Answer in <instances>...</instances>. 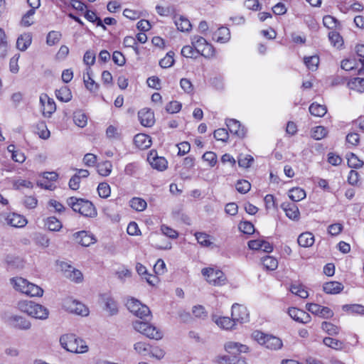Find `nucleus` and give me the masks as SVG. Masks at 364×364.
<instances>
[{
    "label": "nucleus",
    "mask_w": 364,
    "mask_h": 364,
    "mask_svg": "<svg viewBox=\"0 0 364 364\" xmlns=\"http://www.w3.org/2000/svg\"><path fill=\"white\" fill-rule=\"evenodd\" d=\"M288 314L291 318L299 323H307L311 321V316L307 312L295 307L289 308Z\"/></svg>",
    "instance_id": "nucleus-17"
},
{
    "label": "nucleus",
    "mask_w": 364,
    "mask_h": 364,
    "mask_svg": "<svg viewBox=\"0 0 364 364\" xmlns=\"http://www.w3.org/2000/svg\"><path fill=\"white\" fill-rule=\"evenodd\" d=\"M151 346L145 342H137L134 344V349L136 353L142 355L150 354Z\"/></svg>",
    "instance_id": "nucleus-40"
},
{
    "label": "nucleus",
    "mask_w": 364,
    "mask_h": 364,
    "mask_svg": "<svg viewBox=\"0 0 364 364\" xmlns=\"http://www.w3.org/2000/svg\"><path fill=\"white\" fill-rule=\"evenodd\" d=\"M138 117L141 125L147 127H151L154 124V114L149 109H142L138 113Z\"/></svg>",
    "instance_id": "nucleus-18"
},
{
    "label": "nucleus",
    "mask_w": 364,
    "mask_h": 364,
    "mask_svg": "<svg viewBox=\"0 0 364 364\" xmlns=\"http://www.w3.org/2000/svg\"><path fill=\"white\" fill-rule=\"evenodd\" d=\"M310 113L316 117H323L327 112L326 107L317 103H312L309 107Z\"/></svg>",
    "instance_id": "nucleus-37"
},
{
    "label": "nucleus",
    "mask_w": 364,
    "mask_h": 364,
    "mask_svg": "<svg viewBox=\"0 0 364 364\" xmlns=\"http://www.w3.org/2000/svg\"><path fill=\"white\" fill-rule=\"evenodd\" d=\"M17 308L21 312L37 319L45 320L49 314L47 308L32 301H19L17 304Z\"/></svg>",
    "instance_id": "nucleus-1"
},
{
    "label": "nucleus",
    "mask_w": 364,
    "mask_h": 364,
    "mask_svg": "<svg viewBox=\"0 0 364 364\" xmlns=\"http://www.w3.org/2000/svg\"><path fill=\"white\" fill-rule=\"evenodd\" d=\"M290 291L292 294L303 299L307 298L309 296L308 291L299 284H292L290 287Z\"/></svg>",
    "instance_id": "nucleus-41"
},
{
    "label": "nucleus",
    "mask_w": 364,
    "mask_h": 364,
    "mask_svg": "<svg viewBox=\"0 0 364 364\" xmlns=\"http://www.w3.org/2000/svg\"><path fill=\"white\" fill-rule=\"evenodd\" d=\"M73 121L77 126L84 127L87 124V117L82 112L77 111L74 113Z\"/></svg>",
    "instance_id": "nucleus-44"
},
{
    "label": "nucleus",
    "mask_w": 364,
    "mask_h": 364,
    "mask_svg": "<svg viewBox=\"0 0 364 364\" xmlns=\"http://www.w3.org/2000/svg\"><path fill=\"white\" fill-rule=\"evenodd\" d=\"M323 343L325 346L335 350H342L344 347V344L342 341L333 338L331 337L324 338L323 340Z\"/></svg>",
    "instance_id": "nucleus-38"
},
{
    "label": "nucleus",
    "mask_w": 364,
    "mask_h": 364,
    "mask_svg": "<svg viewBox=\"0 0 364 364\" xmlns=\"http://www.w3.org/2000/svg\"><path fill=\"white\" fill-rule=\"evenodd\" d=\"M348 87L350 90H355L358 92H364V78L354 77L348 82Z\"/></svg>",
    "instance_id": "nucleus-32"
},
{
    "label": "nucleus",
    "mask_w": 364,
    "mask_h": 364,
    "mask_svg": "<svg viewBox=\"0 0 364 364\" xmlns=\"http://www.w3.org/2000/svg\"><path fill=\"white\" fill-rule=\"evenodd\" d=\"M321 329L329 336H336L340 332V328L332 323L323 321L321 323Z\"/></svg>",
    "instance_id": "nucleus-36"
},
{
    "label": "nucleus",
    "mask_w": 364,
    "mask_h": 364,
    "mask_svg": "<svg viewBox=\"0 0 364 364\" xmlns=\"http://www.w3.org/2000/svg\"><path fill=\"white\" fill-rule=\"evenodd\" d=\"M8 47L5 32L0 28V57L4 58L6 55Z\"/></svg>",
    "instance_id": "nucleus-42"
},
{
    "label": "nucleus",
    "mask_w": 364,
    "mask_h": 364,
    "mask_svg": "<svg viewBox=\"0 0 364 364\" xmlns=\"http://www.w3.org/2000/svg\"><path fill=\"white\" fill-rule=\"evenodd\" d=\"M198 54L193 46H185L181 49V55L186 58H196Z\"/></svg>",
    "instance_id": "nucleus-58"
},
{
    "label": "nucleus",
    "mask_w": 364,
    "mask_h": 364,
    "mask_svg": "<svg viewBox=\"0 0 364 364\" xmlns=\"http://www.w3.org/2000/svg\"><path fill=\"white\" fill-rule=\"evenodd\" d=\"M174 53L169 51L166 56L159 61V65L163 68H168L171 67L174 63Z\"/></svg>",
    "instance_id": "nucleus-49"
},
{
    "label": "nucleus",
    "mask_w": 364,
    "mask_h": 364,
    "mask_svg": "<svg viewBox=\"0 0 364 364\" xmlns=\"http://www.w3.org/2000/svg\"><path fill=\"white\" fill-rule=\"evenodd\" d=\"M147 160L151 166L159 171L166 169L168 162L164 157L158 156L156 152L151 151L148 155Z\"/></svg>",
    "instance_id": "nucleus-14"
},
{
    "label": "nucleus",
    "mask_w": 364,
    "mask_h": 364,
    "mask_svg": "<svg viewBox=\"0 0 364 364\" xmlns=\"http://www.w3.org/2000/svg\"><path fill=\"white\" fill-rule=\"evenodd\" d=\"M60 267L66 278L77 283L82 282L83 277L80 270L65 262H62Z\"/></svg>",
    "instance_id": "nucleus-11"
},
{
    "label": "nucleus",
    "mask_w": 364,
    "mask_h": 364,
    "mask_svg": "<svg viewBox=\"0 0 364 364\" xmlns=\"http://www.w3.org/2000/svg\"><path fill=\"white\" fill-rule=\"evenodd\" d=\"M35 242L38 245L43 247H48L50 245L49 237L42 233H38L35 236Z\"/></svg>",
    "instance_id": "nucleus-55"
},
{
    "label": "nucleus",
    "mask_w": 364,
    "mask_h": 364,
    "mask_svg": "<svg viewBox=\"0 0 364 364\" xmlns=\"http://www.w3.org/2000/svg\"><path fill=\"white\" fill-rule=\"evenodd\" d=\"M327 134V131L324 127L318 126L312 132L311 136L316 140H320L324 138Z\"/></svg>",
    "instance_id": "nucleus-56"
},
{
    "label": "nucleus",
    "mask_w": 364,
    "mask_h": 364,
    "mask_svg": "<svg viewBox=\"0 0 364 364\" xmlns=\"http://www.w3.org/2000/svg\"><path fill=\"white\" fill-rule=\"evenodd\" d=\"M97 170L100 175L102 176H107L112 172V164L109 161H105L102 163H99L97 166Z\"/></svg>",
    "instance_id": "nucleus-35"
},
{
    "label": "nucleus",
    "mask_w": 364,
    "mask_h": 364,
    "mask_svg": "<svg viewBox=\"0 0 364 364\" xmlns=\"http://www.w3.org/2000/svg\"><path fill=\"white\" fill-rule=\"evenodd\" d=\"M218 363L220 364H246L245 359L242 358L236 359L235 356L233 358H230V356L220 357Z\"/></svg>",
    "instance_id": "nucleus-50"
},
{
    "label": "nucleus",
    "mask_w": 364,
    "mask_h": 364,
    "mask_svg": "<svg viewBox=\"0 0 364 364\" xmlns=\"http://www.w3.org/2000/svg\"><path fill=\"white\" fill-rule=\"evenodd\" d=\"M342 309L350 314H364V306L360 304H346Z\"/></svg>",
    "instance_id": "nucleus-46"
},
{
    "label": "nucleus",
    "mask_w": 364,
    "mask_h": 364,
    "mask_svg": "<svg viewBox=\"0 0 364 364\" xmlns=\"http://www.w3.org/2000/svg\"><path fill=\"white\" fill-rule=\"evenodd\" d=\"M304 61L305 65L309 70H316L319 63V58L317 55L305 57Z\"/></svg>",
    "instance_id": "nucleus-48"
},
{
    "label": "nucleus",
    "mask_w": 364,
    "mask_h": 364,
    "mask_svg": "<svg viewBox=\"0 0 364 364\" xmlns=\"http://www.w3.org/2000/svg\"><path fill=\"white\" fill-rule=\"evenodd\" d=\"M126 306L130 312L140 318L149 316L151 314L149 307L142 304L137 299L133 298L128 299L126 303Z\"/></svg>",
    "instance_id": "nucleus-6"
},
{
    "label": "nucleus",
    "mask_w": 364,
    "mask_h": 364,
    "mask_svg": "<svg viewBox=\"0 0 364 364\" xmlns=\"http://www.w3.org/2000/svg\"><path fill=\"white\" fill-rule=\"evenodd\" d=\"M364 163L360 160L358 157L351 153L350 157L348 158V165L350 168H359L363 166Z\"/></svg>",
    "instance_id": "nucleus-52"
},
{
    "label": "nucleus",
    "mask_w": 364,
    "mask_h": 364,
    "mask_svg": "<svg viewBox=\"0 0 364 364\" xmlns=\"http://www.w3.org/2000/svg\"><path fill=\"white\" fill-rule=\"evenodd\" d=\"M67 204L73 211L79 213L85 217L93 218L97 215V211L94 205L88 200L70 197L67 199Z\"/></svg>",
    "instance_id": "nucleus-2"
},
{
    "label": "nucleus",
    "mask_w": 364,
    "mask_h": 364,
    "mask_svg": "<svg viewBox=\"0 0 364 364\" xmlns=\"http://www.w3.org/2000/svg\"><path fill=\"white\" fill-rule=\"evenodd\" d=\"M225 348L229 353L233 355L240 353H246L249 350L247 346L232 341L226 343Z\"/></svg>",
    "instance_id": "nucleus-20"
},
{
    "label": "nucleus",
    "mask_w": 364,
    "mask_h": 364,
    "mask_svg": "<svg viewBox=\"0 0 364 364\" xmlns=\"http://www.w3.org/2000/svg\"><path fill=\"white\" fill-rule=\"evenodd\" d=\"M262 264L268 270H274L278 267V262L277 259L272 256H266L263 257Z\"/></svg>",
    "instance_id": "nucleus-47"
},
{
    "label": "nucleus",
    "mask_w": 364,
    "mask_h": 364,
    "mask_svg": "<svg viewBox=\"0 0 364 364\" xmlns=\"http://www.w3.org/2000/svg\"><path fill=\"white\" fill-rule=\"evenodd\" d=\"M226 126L230 133L240 138H243L245 136L246 130L242 127L240 122L235 119H228L225 122Z\"/></svg>",
    "instance_id": "nucleus-16"
},
{
    "label": "nucleus",
    "mask_w": 364,
    "mask_h": 364,
    "mask_svg": "<svg viewBox=\"0 0 364 364\" xmlns=\"http://www.w3.org/2000/svg\"><path fill=\"white\" fill-rule=\"evenodd\" d=\"M213 136L216 140L222 141H227L229 138L228 132L224 128H220L215 130Z\"/></svg>",
    "instance_id": "nucleus-57"
},
{
    "label": "nucleus",
    "mask_w": 364,
    "mask_h": 364,
    "mask_svg": "<svg viewBox=\"0 0 364 364\" xmlns=\"http://www.w3.org/2000/svg\"><path fill=\"white\" fill-rule=\"evenodd\" d=\"M213 38L220 43H227L230 38V30L227 27L221 26L214 33Z\"/></svg>",
    "instance_id": "nucleus-24"
},
{
    "label": "nucleus",
    "mask_w": 364,
    "mask_h": 364,
    "mask_svg": "<svg viewBox=\"0 0 364 364\" xmlns=\"http://www.w3.org/2000/svg\"><path fill=\"white\" fill-rule=\"evenodd\" d=\"M231 316L235 323H242L249 321V313L247 308L238 304L232 305Z\"/></svg>",
    "instance_id": "nucleus-9"
},
{
    "label": "nucleus",
    "mask_w": 364,
    "mask_h": 364,
    "mask_svg": "<svg viewBox=\"0 0 364 364\" xmlns=\"http://www.w3.org/2000/svg\"><path fill=\"white\" fill-rule=\"evenodd\" d=\"M174 23L178 30L182 32L189 31L192 27L190 21L183 16H175Z\"/></svg>",
    "instance_id": "nucleus-26"
},
{
    "label": "nucleus",
    "mask_w": 364,
    "mask_h": 364,
    "mask_svg": "<svg viewBox=\"0 0 364 364\" xmlns=\"http://www.w3.org/2000/svg\"><path fill=\"white\" fill-rule=\"evenodd\" d=\"M45 225L50 231L58 232L63 228L62 223L55 217L50 216L46 219Z\"/></svg>",
    "instance_id": "nucleus-31"
},
{
    "label": "nucleus",
    "mask_w": 364,
    "mask_h": 364,
    "mask_svg": "<svg viewBox=\"0 0 364 364\" xmlns=\"http://www.w3.org/2000/svg\"><path fill=\"white\" fill-rule=\"evenodd\" d=\"M85 17L87 20L90 22H95L97 26H100L103 28V30H106L107 28L105 25L103 24L102 21L100 17H98L94 11H87Z\"/></svg>",
    "instance_id": "nucleus-45"
},
{
    "label": "nucleus",
    "mask_w": 364,
    "mask_h": 364,
    "mask_svg": "<svg viewBox=\"0 0 364 364\" xmlns=\"http://www.w3.org/2000/svg\"><path fill=\"white\" fill-rule=\"evenodd\" d=\"M215 53V49L214 47L207 43L202 48L201 50H200L199 54L204 56L205 58H210L214 55Z\"/></svg>",
    "instance_id": "nucleus-64"
},
{
    "label": "nucleus",
    "mask_w": 364,
    "mask_h": 364,
    "mask_svg": "<svg viewBox=\"0 0 364 364\" xmlns=\"http://www.w3.org/2000/svg\"><path fill=\"white\" fill-rule=\"evenodd\" d=\"M289 197L293 201H300L306 198V192L301 188L295 187L289 190Z\"/></svg>",
    "instance_id": "nucleus-33"
},
{
    "label": "nucleus",
    "mask_w": 364,
    "mask_h": 364,
    "mask_svg": "<svg viewBox=\"0 0 364 364\" xmlns=\"http://www.w3.org/2000/svg\"><path fill=\"white\" fill-rule=\"evenodd\" d=\"M253 338L262 346H264L266 348L277 350L282 347V340L272 335L265 334L261 331H254L252 333Z\"/></svg>",
    "instance_id": "nucleus-5"
},
{
    "label": "nucleus",
    "mask_w": 364,
    "mask_h": 364,
    "mask_svg": "<svg viewBox=\"0 0 364 364\" xmlns=\"http://www.w3.org/2000/svg\"><path fill=\"white\" fill-rule=\"evenodd\" d=\"M102 299L105 304V310L109 312V315H114L118 311L117 302L110 296L104 294Z\"/></svg>",
    "instance_id": "nucleus-25"
},
{
    "label": "nucleus",
    "mask_w": 364,
    "mask_h": 364,
    "mask_svg": "<svg viewBox=\"0 0 364 364\" xmlns=\"http://www.w3.org/2000/svg\"><path fill=\"white\" fill-rule=\"evenodd\" d=\"M55 96L61 102H68L72 99V93L68 86H63L55 90Z\"/></svg>",
    "instance_id": "nucleus-30"
},
{
    "label": "nucleus",
    "mask_w": 364,
    "mask_h": 364,
    "mask_svg": "<svg viewBox=\"0 0 364 364\" xmlns=\"http://www.w3.org/2000/svg\"><path fill=\"white\" fill-rule=\"evenodd\" d=\"M74 237L77 243L84 247H88L96 242V239L86 231H80L74 234Z\"/></svg>",
    "instance_id": "nucleus-19"
},
{
    "label": "nucleus",
    "mask_w": 364,
    "mask_h": 364,
    "mask_svg": "<svg viewBox=\"0 0 364 364\" xmlns=\"http://www.w3.org/2000/svg\"><path fill=\"white\" fill-rule=\"evenodd\" d=\"M40 104L43 107V114L46 117H50L56 110L55 102L47 94L43 93L41 95Z\"/></svg>",
    "instance_id": "nucleus-12"
},
{
    "label": "nucleus",
    "mask_w": 364,
    "mask_h": 364,
    "mask_svg": "<svg viewBox=\"0 0 364 364\" xmlns=\"http://www.w3.org/2000/svg\"><path fill=\"white\" fill-rule=\"evenodd\" d=\"M130 206L136 211H143L147 206L146 202L140 198H133L129 202Z\"/></svg>",
    "instance_id": "nucleus-43"
},
{
    "label": "nucleus",
    "mask_w": 364,
    "mask_h": 364,
    "mask_svg": "<svg viewBox=\"0 0 364 364\" xmlns=\"http://www.w3.org/2000/svg\"><path fill=\"white\" fill-rule=\"evenodd\" d=\"M202 274L207 277V281L215 286L222 285L226 279L225 274L220 270H215L212 268H204Z\"/></svg>",
    "instance_id": "nucleus-7"
},
{
    "label": "nucleus",
    "mask_w": 364,
    "mask_h": 364,
    "mask_svg": "<svg viewBox=\"0 0 364 364\" xmlns=\"http://www.w3.org/2000/svg\"><path fill=\"white\" fill-rule=\"evenodd\" d=\"M61 346L66 350L75 353H84L88 350V346L85 342L76 337L75 334L67 333L60 336Z\"/></svg>",
    "instance_id": "nucleus-3"
},
{
    "label": "nucleus",
    "mask_w": 364,
    "mask_h": 364,
    "mask_svg": "<svg viewBox=\"0 0 364 364\" xmlns=\"http://www.w3.org/2000/svg\"><path fill=\"white\" fill-rule=\"evenodd\" d=\"M192 45L196 50V51L199 53L201 48L208 43L206 40L201 36H194L192 38Z\"/></svg>",
    "instance_id": "nucleus-61"
},
{
    "label": "nucleus",
    "mask_w": 364,
    "mask_h": 364,
    "mask_svg": "<svg viewBox=\"0 0 364 364\" xmlns=\"http://www.w3.org/2000/svg\"><path fill=\"white\" fill-rule=\"evenodd\" d=\"M87 78L84 75L83 81L85 85L87 90L90 92H96L99 89V85L92 78V70L90 68H87L86 70Z\"/></svg>",
    "instance_id": "nucleus-29"
},
{
    "label": "nucleus",
    "mask_w": 364,
    "mask_h": 364,
    "mask_svg": "<svg viewBox=\"0 0 364 364\" xmlns=\"http://www.w3.org/2000/svg\"><path fill=\"white\" fill-rule=\"evenodd\" d=\"M36 11L33 9L28 10L22 17L21 23L25 27L31 26L33 21L31 20V18L35 14Z\"/></svg>",
    "instance_id": "nucleus-62"
},
{
    "label": "nucleus",
    "mask_w": 364,
    "mask_h": 364,
    "mask_svg": "<svg viewBox=\"0 0 364 364\" xmlns=\"http://www.w3.org/2000/svg\"><path fill=\"white\" fill-rule=\"evenodd\" d=\"M328 38L333 46L339 48L343 44L342 37L336 31H330L328 33Z\"/></svg>",
    "instance_id": "nucleus-54"
},
{
    "label": "nucleus",
    "mask_w": 364,
    "mask_h": 364,
    "mask_svg": "<svg viewBox=\"0 0 364 364\" xmlns=\"http://www.w3.org/2000/svg\"><path fill=\"white\" fill-rule=\"evenodd\" d=\"M253 157L250 155H240L238 158V164L240 167L248 168L253 162Z\"/></svg>",
    "instance_id": "nucleus-59"
},
{
    "label": "nucleus",
    "mask_w": 364,
    "mask_h": 364,
    "mask_svg": "<svg viewBox=\"0 0 364 364\" xmlns=\"http://www.w3.org/2000/svg\"><path fill=\"white\" fill-rule=\"evenodd\" d=\"M63 307L68 311L80 316H87L88 309L82 303L68 299L64 301Z\"/></svg>",
    "instance_id": "nucleus-8"
},
{
    "label": "nucleus",
    "mask_w": 364,
    "mask_h": 364,
    "mask_svg": "<svg viewBox=\"0 0 364 364\" xmlns=\"http://www.w3.org/2000/svg\"><path fill=\"white\" fill-rule=\"evenodd\" d=\"M95 53L92 50H87L83 56V62L90 68L95 62Z\"/></svg>",
    "instance_id": "nucleus-63"
},
{
    "label": "nucleus",
    "mask_w": 364,
    "mask_h": 364,
    "mask_svg": "<svg viewBox=\"0 0 364 364\" xmlns=\"http://www.w3.org/2000/svg\"><path fill=\"white\" fill-rule=\"evenodd\" d=\"M9 323L14 328L20 329V330H28L31 327V322L26 318L17 315L11 316L8 318Z\"/></svg>",
    "instance_id": "nucleus-15"
},
{
    "label": "nucleus",
    "mask_w": 364,
    "mask_h": 364,
    "mask_svg": "<svg viewBox=\"0 0 364 364\" xmlns=\"http://www.w3.org/2000/svg\"><path fill=\"white\" fill-rule=\"evenodd\" d=\"M297 242L301 247H311L314 243V236L309 232H303L299 236Z\"/></svg>",
    "instance_id": "nucleus-28"
},
{
    "label": "nucleus",
    "mask_w": 364,
    "mask_h": 364,
    "mask_svg": "<svg viewBox=\"0 0 364 364\" xmlns=\"http://www.w3.org/2000/svg\"><path fill=\"white\" fill-rule=\"evenodd\" d=\"M0 217L4 218L6 223L11 227L23 228L26 223V219L17 213L1 214Z\"/></svg>",
    "instance_id": "nucleus-13"
},
{
    "label": "nucleus",
    "mask_w": 364,
    "mask_h": 364,
    "mask_svg": "<svg viewBox=\"0 0 364 364\" xmlns=\"http://www.w3.org/2000/svg\"><path fill=\"white\" fill-rule=\"evenodd\" d=\"M215 322L218 326L224 328V329H232L235 325L232 318H229L226 316L220 317L214 319Z\"/></svg>",
    "instance_id": "nucleus-34"
},
{
    "label": "nucleus",
    "mask_w": 364,
    "mask_h": 364,
    "mask_svg": "<svg viewBox=\"0 0 364 364\" xmlns=\"http://www.w3.org/2000/svg\"><path fill=\"white\" fill-rule=\"evenodd\" d=\"M306 309L311 314L323 318H330L333 316V311L327 306H323L317 304L310 303L306 305Z\"/></svg>",
    "instance_id": "nucleus-10"
},
{
    "label": "nucleus",
    "mask_w": 364,
    "mask_h": 364,
    "mask_svg": "<svg viewBox=\"0 0 364 364\" xmlns=\"http://www.w3.org/2000/svg\"><path fill=\"white\" fill-rule=\"evenodd\" d=\"M97 192L101 198H107L110 196L111 189L108 183H100L97 187Z\"/></svg>",
    "instance_id": "nucleus-51"
},
{
    "label": "nucleus",
    "mask_w": 364,
    "mask_h": 364,
    "mask_svg": "<svg viewBox=\"0 0 364 364\" xmlns=\"http://www.w3.org/2000/svg\"><path fill=\"white\" fill-rule=\"evenodd\" d=\"M61 37V34L58 31H52L48 33L47 38H46V43L48 46H53L58 43L60 41V38Z\"/></svg>",
    "instance_id": "nucleus-53"
},
{
    "label": "nucleus",
    "mask_w": 364,
    "mask_h": 364,
    "mask_svg": "<svg viewBox=\"0 0 364 364\" xmlns=\"http://www.w3.org/2000/svg\"><path fill=\"white\" fill-rule=\"evenodd\" d=\"M11 283L14 288L29 296H42L43 290L38 286L29 282L22 277L11 279Z\"/></svg>",
    "instance_id": "nucleus-4"
},
{
    "label": "nucleus",
    "mask_w": 364,
    "mask_h": 364,
    "mask_svg": "<svg viewBox=\"0 0 364 364\" xmlns=\"http://www.w3.org/2000/svg\"><path fill=\"white\" fill-rule=\"evenodd\" d=\"M282 208L286 213V215L291 220H298L299 218V210L294 203H284Z\"/></svg>",
    "instance_id": "nucleus-23"
},
{
    "label": "nucleus",
    "mask_w": 364,
    "mask_h": 364,
    "mask_svg": "<svg viewBox=\"0 0 364 364\" xmlns=\"http://www.w3.org/2000/svg\"><path fill=\"white\" fill-rule=\"evenodd\" d=\"M32 43V34L23 33L20 35L16 41V48L21 51H25Z\"/></svg>",
    "instance_id": "nucleus-21"
},
{
    "label": "nucleus",
    "mask_w": 364,
    "mask_h": 364,
    "mask_svg": "<svg viewBox=\"0 0 364 364\" xmlns=\"http://www.w3.org/2000/svg\"><path fill=\"white\" fill-rule=\"evenodd\" d=\"M323 289L326 294H336L343 289V285L338 282H326L323 286Z\"/></svg>",
    "instance_id": "nucleus-27"
},
{
    "label": "nucleus",
    "mask_w": 364,
    "mask_h": 364,
    "mask_svg": "<svg viewBox=\"0 0 364 364\" xmlns=\"http://www.w3.org/2000/svg\"><path fill=\"white\" fill-rule=\"evenodd\" d=\"M251 188V184L246 180H239L236 183V189L240 193H246Z\"/></svg>",
    "instance_id": "nucleus-60"
},
{
    "label": "nucleus",
    "mask_w": 364,
    "mask_h": 364,
    "mask_svg": "<svg viewBox=\"0 0 364 364\" xmlns=\"http://www.w3.org/2000/svg\"><path fill=\"white\" fill-rule=\"evenodd\" d=\"M134 142L140 149H146L151 146V137L145 134H138L135 135Z\"/></svg>",
    "instance_id": "nucleus-22"
},
{
    "label": "nucleus",
    "mask_w": 364,
    "mask_h": 364,
    "mask_svg": "<svg viewBox=\"0 0 364 364\" xmlns=\"http://www.w3.org/2000/svg\"><path fill=\"white\" fill-rule=\"evenodd\" d=\"M144 335L149 338L156 340H159L163 336L162 333L159 329H157L156 327L152 326L150 323H149L147 329Z\"/></svg>",
    "instance_id": "nucleus-39"
}]
</instances>
